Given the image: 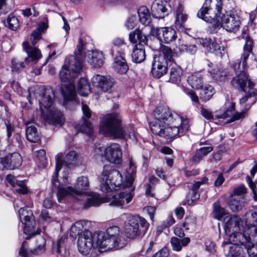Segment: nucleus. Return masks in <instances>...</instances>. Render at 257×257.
Returning a JSON list of instances; mask_svg holds the SVG:
<instances>
[{
  "instance_id": "c9c22d12",
  "label": "nucleus",
  "mask_w": 257,
  "mask_h": 257,
  "mask_svg": "<svg viewBox=\"0 0 257 257\" xmlns=\"http://www.w3.org/2000/svg\"><path fill=\"white\" fill-rule=\"evenodd\" d=\"M140 22L145 26H148L151 22V17L149 9L146 6H141L138 10Z\"/></svg>"
},
{
  "instance_id": "5fc2aeb1",
  "label": "nucleus",
  "mask_w": 257,
  "mask_h": 257,
  "mask_svg": "<svg viewBox=\"0 0 257 257\" xmlns=\"http://www.w3.org/2000/svg\"><path fill=\"white\" fill-rule=\"evenodd\" d=\"M213 213L215 218L220 220L226 213V210L220 206L218 202L213 204Z\"/></svg>"
},
{
  "instance_id": "0e129e2a",
  "label": "nucleus",
  "mask_w": 257,
  "mask_h": 257,
  "mask_svg": "<svg viewBox=\"0 0 257 257\" xmlns=\"http://www.w3.org/2000/svg\"><path fill=\"white\" fill-rule=\"evenodd\" d=\"M39 242L40 243L37 246V247L34 250L33 253L38 254L43 253L45 250V239L44 238L40 237Z\"/></svg>"
},
{
  "instance_id": "bb28decb",
  "label": "nucleus",
  "mask_w": 257,
  "mask_h": 257,
  "mask_svg": "<svg viewBox=\"0 0 257 257\" xmlns=\"http://www.w3.org/2000/svg\"><path fill=\"white\" fill-rule=\"evenodd\" d=\"M123 55H114L112 56L114 59L113 68L114 70L119 74H124L128 70L125 59Z\"/></svg>"
},
{
  "instance_id": "72a5a7b5",
  "label": "nucleus",
  "mask_w": 257,
  "mask_h": 257,
  "mask_svg": "<svg viewBox=\"0 0 257 257\" xmlns=\"http://www.w3.org/2000/svg\"><path fill=\"white\" fill-rule=\"evenodd\" d=\"M235 109V104L232 103L230 107V109L227 110L226 112H224L220 116H218L219 118L225 119L227 117L230 116L232 115V118L229 119H227L224 121V123H230L234 121L235 120H237L240 118H242L244 116V112H236L234 114H233V111Z\"/></svg>"
},
{
  "instance_id": "f3484780",
  "label": "nucleus",
  "mask_w": 257,
  "mask_h": 257,
  "mask_svg": "<svg viewBox=\"0 0 257 257\" xmlns=\"http://www.w3.org/2000/svg\"><path fill=\"white\" fill-rule=\"evenodd\" d=\"M168 63L162 57H154L152 62V74L154 77L159 79L167 73Z\"/></svg>"
},
{
  "instance_id": "9d476101",
  "label": "nucleus",
  "mask_w": 257,
  "mask_h": 257,
  "mask_svg": "<svg viewBox=\"0 0 257 257\" xmlns=\"http://www.w3.org/2000/svg\"><path fill=\"white\" fill-rule=\"evenodd\" d=\"M130 40L136 43L132 55L133 61L139 63L144 61L146 58L145 46L147 45V39L142 32L136 29L130 34Z\"/></svg>"
},
{
  "instance_id": "338daca9",
  "label": "nucleus",
  "mask_w": 257,
  "mask_h": 257,
  "mask_svg": "<svg viewBox=\"0 0 257 257\" xmlns=\"http://www.w3.org/2000/svg\"><path fill=\"white\" fill-rule=\"evenodd\" d=\"M83 50V41L81 38L79 39L78 41V44L77 46V49L75 51V56H74L77 59V60L80 61L79 59V56L81 55L82 54V51Z\"/></svg>"
},
{
  "instance_id": "dca6fc26",
  "label": "nucleus",
  "mask_w": 257,
  "mask_h": 257,
  "mask_svg": "<svg viewBox=\"0 0 257 257\" xmlns=\"http://www.w3.org/2000/svg\"><path fill=\"white\" fill-rule=\"evenodd\" d=\"M93 85L102 91L107 92L113 86L114 79L110 76H102L96 74L92 78Z\"/></svg>"
},
{
  "instance_id": "c756f323",
  "label": "nucleus",
  "mask_w": 257,
  "mask_h": 257,
  "mask_svg": "<svg viewBox=\"0 0 257 257\" xmlns=\"http://www.w3.org/2000/svg\"><path fill=\"white\" fill-rule=\"evenodd\" d=\"M73 188L75 195L79 196L83 195L84 191L87 190L89 188L88 178L85 176L78 177Z\"/></svg>"
},
{
  "instance_id": "3c124183",
  "label": "nucleus",
  "mask_w": 257,
  "mask_h": 257,
  "mask_svg": "<svg viewBox=\"0 0 257 257\" xmlns=\"http://www.w3.org/2000/svg\"><path fill=\"white\" fill-rule=\"evenodd\" d=\"M11 163L12 169L18 168L21 164L22 159L18 153H14L8 156Z\"/></svg>"
},
{
  "instance_id": "393cba45",
  "label": "nucleus",
  "mask_w": 257,
  "mask_h": 257,
  "mask_svg": "<svg viewBox=\"0 0 257 257\" xmlns=\"http://www.w3.org/2000/svg\"><path fill=\"white\" fill-rule=\"evenodd\" d=\"M247 202L244 197L239 195H230L228 205L233 212L241 210L246 204Z\"/></svg>"
},
{
  "instance_id": "c85d7f7f",
  "label": "nucleus",
  "mask_w": 257,
  "mask_h": 257,
  "mask_svg": "<svg viewBox=\"0 0 257 257\" xmlns=\"http://www.w3.org/2000/svg\"><path fill=\"white\" fill-rule=\"evenodd\" d=\"M200 43L207 51L214 53L217 55L219 54L221 55V51L224 50V47L220 46V44L214 40L206 39L202 40Z\"/></svg>"
},
{
  "instance_id": "7ed1b4c3",
  "label": "nucleus",
  "mask_w": 257,
  "mask_h": 257,
  "mask_svg": "<svg viewBox=\"0 0 257 257\" xmlns=\"http://www.w3.org/2000/svg\"><path fill=\"white\" fill-rule=\"evenodd\" d=\"M253 42L248 36L245 37V43L243 47V52L241 54L240 62L234 66L236 72V76L231 81V85L234 88L246 92L248 89H252L254 84L246 74L245 70L247 68V60L252 52Z\"/></svg>"
},
{
  "instance_id": "412c9836",
  "label": "nucleus",
  "mask_w": 257,
  "mask_h": 257,
  "mask_svg": "<svg viewBox=\"0 0 257 257\" xmlns=\"http://www.w3.org/2000/svg\"><path fill=\"white\" fill-rule=\"evenodd\" d=\"M100 125L106 128H121L120 120L116 113L107 114L101 120Z\"/></svg>"
},
{
  "instance_id": "6e6d98bb",
  "label": "nucleus",
  "mask_w": 257,
  "mask_h": 257,
  "mask_svg": "<svg viewBox=\"0 0 257 257\" xmlns=\"http://www.w3.org/2000/svg\"><path fill=\"white\" fill-rule=\"evenodd\" d=\"M6 25L12 30H16L19 27V22L17 18L10 14L7 18Z\"/></svg>"
},
{
  "instance_id": "1a4fd4ad",
  "label": "nucleus",
  "mask_w": 257,
  "mask_h": 257,
  "mask_svg": "<svg viewBox=\"0 0 257 257\" xmlns=\"http://www.w3.org/2000/svg\"><path fill=\"white\" fill-rule=\"evenodd\" d=\"M103 237L102 234L92 233L88 230H84L78 237L77 246L79 251L81 254L86 255L92 248H102L100 240Z\"/></svg>"
},
{
  "instance_id": "13d9d810",
  "label": "nucleus",
  "mask_w": 257,
  "mask_h": 257,
  "mask_svg": "<svg viewBox=\"0 0 257 257\" xmlns=\"http://www.w3.org/2000/svg\"><path fill=\"white\" fill-rule=\"evenodd\" d=\"M36 156L40 167H45L47 165V159L45 151L43 149L37 151Z\"/></svg>"
},
{
  "instance_id": "f257e3e1",
  "label": "nucleus",
  "mask_w": 257,
  "mask_h": 257,
  "mask_svg": "<svg viewBox=\"0 0 257 257\" xmlns=\"http://www.w3.org/2000/svg\"><path fill=\"white\" fill-rule=\"evenodd\" d=\"M221 0H206L198 11L197 17L213 24L215 28L222 27L227 32H235L240 25L239 17L234 14H223Z\"/></svg>"
},
{
  "instance_id": "ddd939ff",
  "label": "nucleus",
  "mask_w": 257,
  "mask_h": 257,
  "mask_svg": "<svg viewBox=\"0 0 257 257\" xmlns=\"http://www.w3.org/2000/svg\"><path fill=\"white\" fill-rule=\"evenodd\" d=\"M242 223L241 219L237 215L226 218L224 229L225 233L229 236V240L231 242H233L231 239V236L233 235L240 233L248 235L246 229H241L240 225Z\"/></svg>"
},
{
  "instance_id": "79ce46f5",
  "label": "nucleus",
  "mask_w": 257,
  "mask_h": 257,
  "mask_svg": "<svg viewBox=\"0 0 257 257\" xmlns=\"http://www.w3.org/2000/svg\"><path fill=\"white\" fill-rule=\"evenodd\" d=\"M229 247L228 253L229 257H243L245 253L242 247L239 245L240 243H235Z\"/></svg>"
},
{
  "instance_id": "5701e85b",
  "label": "nucleus",
  "mask_w": 257,
  "mask_h": 257,
  "mask_svg": "<svg viewBox=\"0 0 257 257\" xmlns=\"http://www.w3.org/2000/svg\"><path fill=\"white\" fill-rule=\"evenodd\" d=\"M102 53L97 50L88 51L85 54V60L94 67H101L103 63Z\"/></svg>"
},
{
  "instance_id": "4c0bfd02",
  "label": "nucleus",
  "mask_w": 257,
  "mask_h": 257,
  "mask_svg": "<svg viewBox=\"0 0 257 257\" xmlns=\"http://www.w3.org/2000/svg\"><path fill=\"white\" fill-rule=\"evenodd\" d=\"M99 133L111 139H123L125 135L123 130H99Z\"/></svg>"
},
{
  "instance_id": "864d4df0",
  "label": "nucleus",
  "mask_w": 257,
  "mask_h": 257,
  "mask_svg": "<svg viewBox=\"0 0 257 257\" xmlns=\"http://www.w3.org/2000/svg\"><path fill=\"white\" fill-rule=\"evenodd\" d=\"M26 136L30 142L36 143L40 140V133L37 130H26Z\"/></svg>"
},
{
  "instance_id": "e433bc0d",
  "label": "nucleus",
  "mask_w": 257,
  "mask_h": 257,
  "mask_svg": "<svg viewBox=\"0 0 257 257\" xmlns=\"http://www.w3.org/2000/svg\"><path fill=\"white\" fill-rule=\"evenodd\" d=\"M246 223L248 225H251V227H248L246 229L247 233L248 235H250V232H253V230H252V228H256L257 225V210L256 211H250L246 213Z\"/></svg>"
},
{
  "instance_id": "a19ab883",
  "label": "nucleus",
  "mask_w": 257,
  "mask_h": 257,
  "mask_svg": "<svg viewBox=\"0 0 257 257\" xmlns=\"http://www.w3.org/2000/svg\"><path fill=\"white\" fill-rule=\"evenodd\" d=\"M91 92L90 84L87 80L84 77L81 78L78 83V92L83 96L87 95Z\"/></svg>"
},
{
  "instance_id": "49530a36",
  "label": "nucleus",
  "mask_w": 257,
  "mask_h": 257,
  "mask_svg": "<svg viewBox=\"0 0 257 257\" xmlns=\"http://www.w3.org/2000/svg\"><path fill=\"white\" fill-rule=\"evenodd\" d=\"M69 195H75L73 187L69 186L66 188L61 187L58 188L57 196L59 202H63L64 198Z\"/></svg>"
},
{
  "instance_id": "774afa93",
  "label": "nucleus",
  "mask_w": 257,
  "mask_h": 257,
  "mask_svg": "<svg viewBox=\"0 0 257 257\" xmlns=\"http://www.w3.org/2000/svg\"><path fill=\"white\" fill-rule=\"evenodd\" d=\"M195 220L192 217H188L185 218V221L183 222L182 226L185 228L186 230H188L190 227L194 226Z\"/></svg>"
},
{
  "instance_id": "09e8293b",
  "label": "nucleus",
  "mask_w": 257,
  "mask_h": 257,
  "mask_svg": "<svg viewBox=\"0 0 257 257\" xmlns=\"http://www.w3.org/2000/svg\"><path fill=\"white\" fill-rule=\"evenodd\" d=\"M182 74V69L178 66H173L170 70V80L173 83H177L181 80Z\"/></svg>"
},
{
  "instance_id": "2eb2a0df",
  "label": "nucleus",
  "mask_w": 257,
  "mask_h": 257,
  "mask_svg": "<svg viewBox=\"0 0 257 257\" xmlns=\"http://www.w3.org/2000/svg\"><path fill=\"white\" fill-rule=\"evenodd\" d=\"M105 159L110 163L119 164L122 161V152L120 146L112 144L107 147L104 151Z\"/></svg>"
},
{
  "instance_id": "7c9ffc66",
  "label": "nucleus",
  "mask_w": 257,
  "mask_h": 257,
  "mask_svg": "<svg viewBox=\"0 0 257 257\" xmlns=\"http://www.w3.org/2000/svg\"><path fill=\"white\" fill-rule=\"evenodd\" d=\"M245 92L246 95L240 99L239 102L241 104L249 108L256 100L257 90L253 88L248 89Z\"/></svg>"
},
{
  "instance_id": "f704fd0d",
  "label": "nucleus",
  "mask_w": 257,
  "mask_h": 257,
  "mask_svg": "<svg viewBox=\"0 0 257 257\" xmlns=\"http://www.w3.org/2000/svg\"><path fill=\"white\" fill-rule=\"evenodd\" d=\"M188 84L195 89H200L203 86V78L200 73H195L190 75L187 79Z\"/></svg>"
},
{
  "instance_id": "052dcab7",
  "label": "nucleus",
  "mask_w": 257,
  "mask_h": 257,
  "mask_svg": "<svg viewBox=\"0 0 257 257\" xmlns=\"http://www.w3.org/2000/svg\"><path fill=\"white\" fill-rule=\"evenodd\" d=\"M10 167H11V165L8 156L5 158H1L0 161V170H12Z\"/></svg>"
},
{
  "instance_id": "8fccbe9b",
  "label": "nucleus",
  "mask_w": 257,
  "mask_h": 257,
  "mask_svg": "<svg viewBox=\"0 0 257 257\" xmlns=\"http://www.w3.org/2000/svg\"><path fill=\"white\" fill-rule=\"evenodd\" d=\"M156 57H162L166 62H171L173 60V52L171 48L166 46H162L161 47V53L159 55H155Z\"/></svg>"
},
{
  "instance_id": "cd10ccee",
  "label": "nucleus",
  "mask_w": 257,
  "mask_h": 257,
  "mask_svg": "<svg viewBox=\"0 0 257 257\" xmlns=\"http://www.w3.org/2000/svg\"><path fill=\"white\" fill-rule=\"evenodd\" d=\"M7 180L18 193L25 194L28 193V189L23 181L18 180L16 177L12 175H8L7 176Z\"/></svg>"
},
{
  "instance_id": "37998d69",
  "label": "nucleus",
  "mask_w": 257,
  "mask_h": 257,
  "mask_svg": "<svg viewBox=\"0 0 257 257\" xmlns=\"http://www.w3.org/2000/svg\"><path fill=\"white\" fill-rule=\"evenodd\" d=\"M87 222L85 220H80L76 222L70 228V235L75 237L77 235L80 236L83 233L82 230L84 226L86 225Z\"/></svg>"
},
{
  "instance_id": "69168bd1",
  "label": "nucleus",
  "mask_w": 257,
  "mask_h": 257,
  "mask_svg": "<svg viewBox=\"0 0 257 257\" xmlns=\"http://www.w3.org/2000/svg\"><path fill=\"white\" fill-rule=\"evenodd\" d=\"M41 32L39 30L33 31L31 35V41L33 46H34L37 41L41 39Z\"/></svg>"
},
{
  "instance_id": "6e6552de",
  "label": "nucleus",
  "mask_w": 257,
  "mask_h": 257,
  "mask_svg": "<svg viewBox=\"0 0 257 257\" xmlns=\"http://www.w3.org/2000/svg\"><path fill=\"white\" fill-rule=\"evenodd\" d=\"M149 227V223L144 218L131 215L127 218L125 222L124 231L127 237L134 239L141 235H144Z\"/></svg>"
},
{
  "instance_id": "a878e982",
  "label": "nucleus",
  "mask_w": 257,
  "mask_h": 257,
  "mask_svg": "<svg viewBox=\"0 0 257 257\" xmlns=\"http://www.w3.org/2000/svg\"><path fill=\"white\" fill-rule=\"evenodd\" d=\"M82 111L83 116L79 123V128H92V122L89 119L92 115V111L85 104L82 103Z\"/></svg>"
},
{
  "instance_id": "de8ad7c7",
  "label": "nucleus",
  "mask_w": 257,
  "mask_h": 257,
  "mask_svg": "<svg viewBox=\"0 0 257 257\" xmlns=\"http://www.w3.org/2000/svg\"><path fill=\"white\" fill-rule=\"evenodd\" d=\"M179 117V119H174V125L172 124L170 128H188L190 126L189 119L180 115Z\"/></svg>"
},
{
  "instance_id": "473e14b6",
  "label": "nucleus",
  "mask_w": 257,
  "mask_h": 257,
  "mask_svg": "<svg viewBox=\"0 0 257 257\" xmlns=\"http://www.w3.org/2000/svg\"><path fill=\"white\" fill-rule=\"evenodd\" d=\"M187 20V16L184 12L183 7L179 4L176 10L175 26L179 30L183 29L184 24Z\"/></svg>"
},
{
  "instance_id": "b1692460",
  "label": "nucleus",
  "mask_w": 257,
  "mask_h": 257,
  "mask_svg": "<svg viewBox=\"0 0 257 257\" xmlns=\"http://www.w3.org/2000/svg\"><path fill=\"white\" fill-rule=\"evenodd\" d=\"M167 3L160 0H156L151 7L152 14L154 18L163 19L167 15Z\"/></svg>"
},
{
  "instance_id": "c03bdc74",
  "label": "nucleus",
  "mask_w": 257,
  "mask_h": 257,
  "mask_svg": "<svg viewBox=\"0 0 257 257\" xmlns=\"http://www.w3.org/2000/svg\"><path fill=\"white\" fill-rule=\"evenodd\" d=\"M175 51L178 52H187L191 55L194 54L197 51V48L195 45L184 44L179 43L174 48Z\"/></svg>"
},
{
  "instance_id": "680f3d73",
  "label": "nucleus",
  "mask_w": 257,
  "mask_h": 257,
  "mask_svg": "<svg viewBox=\"0 0 257 257\" xmlns=\"http://www.w3.org/2000/svg\"><path fill=\"white\" fill-rule=\"evenodd\" d=\"M28 243L26 241H24L21 246L19 251V253L23 257H30V255L32 253L31 251L27 249Z\"/></svg>"
},
{
  "instance_id": "a18cd8bd",
  "label": "nucleus",
  "mask_w": 257,
  "mask_h": 257,
  "mask_svg": "<svg viewBox=\"0 0 257 257\" xmlns=\"http://www.w3.org/2000/svg\"><path fill=\"white\" fill-rule=\"evenodd\" d=\"M212 78L216 81L224 82L226 80L228 73L226 70L223 69H214L210 72Z\"/></svg>"
},
{
  "instance_id": "603ef678",
  "label": "nucleus",
  "mask_w": 257,
  "mask_h": 257,
  "mask_svg": "<svg viewBox=\"0 0 257 257\" xmlns=\"http://www.w3.org/2000/svg\"><path fill=\"white\" fill-rule=\"evenodd\" d=\"M29 64H26L25 60L21 61L17 58L12 60L11 69L13 72H19L26 67Z\"/></svg>"
},
{
  "instance_id": "9b49d317",
  "label": "nucleus",
  "mask_w": 257,
  "mask_h": 257,
  "mask_svg": "<svg viewBox=\"0 0 257 257\" xmlns=\"http://www.w3.org/2000/svg\"><path fill=\"white\" fill-rule=\"evenodd\" d=\"M252 230L253 232H250V235L236 234L231 236V239L243 246L249 257H257V228H252Z\"/></svg>"
},
{
  "instance_id": "ea45409f",
  "label": "nucleus",
  "mask_w": 257,
  "mask_h": 257,
  "mask_svg": "<svg viewBox=\"0 0 257 257\" xmlns=\"http://www.w3.org/2000/svg\"><path fill=\"white\" fill-rule=\"evenodd\" d=\"M190 241L189 237H184L182 239L173 237L171 239V244L174 250L179 251L181 250L183 246H186Z\"/></svg>"
},
{
  "instance_id": "f8f14e48",
  "label": "nucleus",
  "mask_w": 257,
  "mask_h": 257,
  "mask_svg": "<svg viewBox=\"0 0 257 257\" xmlns=\"http://www.w3.org/2000/svg\"><path fill=\"white\" fill-rule=\"evenodd\" d=\"M19 214L20 221L25 224L24 232L25 234L33 236L40 233L41 231L36 228V223L31 209L28 207L21 208Z\"/></svg>"
},
{
  "instance_id": "39448f33",
  "label": "nucleus",
  "mask_w": 257,
  "mask_h": 257,
  "mask_svg": "<svg viewBox=\"0 0 257 257\" xmlns=\"http://www.w3.org/2000/svg\"><path fill=\"white\" fill-rule=\"evenodd\" d=\"M54 98V93L51 87H47L43 90L39 99L41 114L48 123L56 126H61L64 123V117L62 113L57 109H50Z\"/></svg>"
},
{
  "instance_id": "e2e57ef3",
  "label": "nucleus",
  "mask_w": 257,
  "mask_h": 257,
  "mask_svg": "<svg viewBox=\"0 0 257 257\" xmlns=\"http://www.w3.org/2000/svg\"><path fill=\"white\" fill-rule=\"evenodd\" d=\"M137 23V18L135 16H131L126 20L125 26L128 30H132L136 26Z\"/></svg>"
},
{
  "instance_id": "20e7f679",
  "label": "nucleus",
  "mask_w": 257,
  "mask_h": 257,
  "mask_svg": "<svg viewBox=\"0 0 257 257\" xmlns=\"http://www.w3.org/2000/svg\"><path fill=\"white\" fill-rule=\"evenodd\" d=\"M82 68L81 62L73 56L66 58L65 64L59 74L62 82L61 92L65 99H71L75 95V88L73 79L78 76Z\"/></svg>"
},
{
  "instance_id": "bf43d9fd",
  "label": "nucleus",
  "mask_w": 257,
  "mask_h": 257,
  "mask_svg": "<svg viewBox=\"0 0 257 257\" xmlns=\"http://www.w3.org/2000/svg\"><path fill=\"white\" fill-rule=\"evenodd\" d=\"M246 180L247 182L248 183V184L249 186V187L251 188L253 194V199L254 201H257V188L256 187V185L252 181L251 178L247 176L246 177Z\"/></svg>"
},
{
  "instance_id": "4be33fe9",
  "label": "nucleus",
  "mask_w": 257,
  "mask_h": 257,
  "mask_svg": "<svg viewBox=\"0 0 257 257\" xmlns=\"http://www.w3.org/2000/svg\"><path fill=\"white\" fill-rule=\"evenodd\" d=\"M156 34L158 38L165 43H170L177 38L175 30L168 27L157 28Z\"/></svg>"
},
{
  "instance_id": "aec40b11",
  "label": "nucleus",
  "mask_w": 257,
  "mask_h": 257,
  "mask_svg": "<svg viewBox=\"0 0 257 257\" xmlns=\"http://www.w3.org/2000/svg\"><path fill=\"white\" fill-rule=\"evenodd\" d=\"M23 47L27 54V57L25 58L26 64L37 61L42 58V55L40 50L36 47L31 46L28 42H23Z\"/></svg>"
},
{
  "instance_id": "4d7b16f0",
  "label": "nucleus",
  "mask_w": 257,
  "mask_h": 257,
  "mask_svg": "<svg viewBox=\"0 0 257 257\" xmlns=\"http://www.w3.org/2000/svg\"><path fill=\"white\" fill-rule=\"evenodd\" d=\"M102 202L101 199L97 195L92 196L87 199V201L84 204L85 208L90 206H97Z\"/></svg>"
},
{
  "instance_id": "a211bd4d",
  "label": "nucleus",
  "mask_w": 257,
  "mask_h": 257,
  "mask_svg": "<svg viewBox=\"0 0 257 257\" xmlns=\"http://www.w3.org/2000/svg\"><path fill=\"white\" fill-rule=\"evenodd\" d=\"M133 199V195L130 192H120L113 195L110 198H106L104 202H109L111 206L123 208V204L130 203Z\"/></svg>"
},
{
  "instance_id": "f03ea898",
  "label": "nucleus",
  "mask_w": 257,
  "mask_h": 257,
  "mask_svg": "<svg viewBox=\"0 0 257 257\" xmlns=\"http://www.w3.org/2000/svg\"><path fill=\"white\" fill-rule=\"evenodd\" d=\"M126 180L122 184V176L119 171L113 169L110 165H105L100 177V188L104 192L118 190L121 185L123 187H130L134 181L136 174V167L132 161L130 162L129 168L126 170Z\"/></svg>"
},
{
  "instance_id": "0eeeda50",
  "label": "nucleus",
  "mask_w": 257,
  "mask_h": 257,
  "mask_svg": "<svg viewBox=\"0 0 257 257\" xmlns=\"http://www.w3.org/2000/svg\"><path fill=\"white\" fill-rule=\"evenodd\" d=\"M154 120L149 122L150 128L160 127L170 128L174 119H179V114L167 106L157 107L154 111Z\"/></svg>"
},
{
  "instance_id": "58836bf2",
  "label": "nucleus",
  "mask_w": 257,
  "mask_h": 257,
  "mask_svg": "<svg viewBox=\"0 0 257 257\" xmlns=\"http://www.w3.org/2000/svg\"><path fill=\"white\" fill-rule=\"evenodd\" d=\"M200 91V98L203 102H206L210 100L215 93L214 88L209 84L205 85Z\"/></svg>"
},
{
  "instance_id": "6ab92c4d",
  "label": "nucleus",
  "mask_w": 257,
  "mask_h": 257,
  "mask_svg": "<svg viewBox=\"0 0 257 257\" xmlns=\"http://www.w3.org/2000/svg\"><path fill=\"white\" fill-rule=\"evenodd\" d=\"M207 178L204 177L201 179L200 181H196L192 185L186 196V201L188 205L192 204L194 201L200 198L199 188L201 185L207 183Z\"/></svg>"
},
{
  "instance_id": "2f4dec72",
  "label": "nucleus",
  "mask_w": 257,
  "mask_h": 257,
  "mask_svg": "<svg viewBox=\"0 0 257 257\" xmlns=\"http://www.w3.org/2000/svg\"><path fill=\"white\" fill-rule=\"evenodd\" d=\"M112 44L113 46L111 49V54L112 56L124 54L126 44L123 39L116 38L113 40Z\"/></svg>"
},
{
  "instance_id": "4468645a",
  "label": "nucleus",
  "mask_w": 257,
  "mask_h": 257,
  "mask_svg": "<svg viewBox=\"0 0 257 257\" xmlns=\"http://www.w3.org/2000/svg\"><path fill=\"white\" fill-rule=\"evenodd\" d=\"M77 154L73 151L67 153L63 159L62 154H59L56 156V170L55 176L53 177L52 183L53 184L56 181L58 173L61 170L63 165H65L69 167L75 165L77 161Z\"/></svg>"
},
{
  "instance_id": "423d86ee",
  "label": "nucleus",
  "mask_w": 257,
  "mask_h": 257,
  "mask_svg": "<svg viewBox=\"0 0 257 257\" xmlns=\"http://www.w3.org/2000/svg\"><path fill=\"white\" fill-rule=\"evenodd\" d=\"M106 234H102L103 237L101 239V247L104 250L111 249H119L125 246L127 244V240L123 236V233L117 226H112L108 227L106 231Z\"/></svg>"
}]
</instances>
